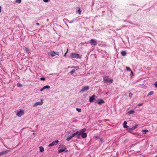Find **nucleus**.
<instances>
[{"label":"nucleus","instance_id":"32","mask_svg":"<svg viewBox=\"0 0 157 157\" xmlns=\"http://www.w3.org/2000/svg\"><path fill=\"white\" fill-rule=\"evenodd\" d=\"M132 96V94L130 92L129 93V96L131 98Z\"/></svg>","mask_w":157,"mask_h":157},{"label":"nucleus","instance_id":"29","mask_svg":"<svg viewBox=\"0 0 157 157\" xmlns=\"http://www.w3.org/2000/svg\"><path fill=\"white\" fill-rule=\"evenodd\" d=\"M75 70H72L70 72V73L72 75L73 74L74 72H75Z\"/></svg>","mask_w":157,"mask_h":157},{"label":"nucleus","instance_id":"14","mask_svg":"<svg viewBox=\"0 0 157 157\" xmlns=\"http://www.w3.org/2000/svg\"><path fill=\"white\" fill-rule=\"evenodd\" d=\"M104 103V101L102 99H100L98 102V103L99 105H101Z\"/></svg>","mask_w":157,"mask_h":157},{"label":"nucleus","instance_id":"13","mask_svg":"<svg viewBox=\"0 0 157 157\" xmlns=\"http://www.w3.org/2000/svg\"><path fill=\"white\" fill-rule=\"evenodd\" d=\"M81 137L82 138H86L87 136V134L86 132H84V133H82V134H81Z\"/></svg>","mask_w":157,"mask_h":157},{"label":"nucleus","instance_id":"1","mask_svg":"<svg viewBox=\"0 0 157 157\" xmlns=\"http://www.w3.org/2000/svg\"><path fill=\"white\" fill-rule=\"evenodd\" d=\"M70 57L71 58H78L81 59V58L82 56H80L78 54H77L75 53H71L70 55Z\"/></svg>","mask_w":157,"mask_h":157},{"label":"nucleus","instance_id":"35","mask_svg":"<svg viewBox=\"0 0 157 157\" xmlns=\"http://www.w3.org/2000/svg\"><path fill=\"white\" fill-rule=\"evenodd\" d=\"M154 85L156 87H157V81L154 83Z\"/></svg>","mask_w":157,"mask_h":157},{"label":"nucleus","instance_id":"3","mask_svg":"<svg viewBox=\"0 0 157 157\" xmlns=\"http://www.w3.org/2000/svg\"><path fill=\"white\" fill-rule=\"evenodd\" d=\"M59 148H62V149L59 150L58 152L59 153L64 151L66 149V147L64 145L62 144L59 145Z\"/></svg>","mask_w":157,"mask_h":157},{"label":"nucleus","instance_id":"4","mask_svg":"<svg viewBox=\"0 0 157 157\" xmlns=\"http://www.w3.org/2000/svg\"><path fill=\"white\" fill-rule=\"evenodd\" d=\"M24 114V111L20 110V111H17L16 113V115L19 117H21Z\"/></svg>","mask_w":157,"mask_h":157},{"label":"nucleus","instance_id":"21","mask_svg":"<svg viewBox=\"0 0 157 157\" xmlns=\"http://www.w3.org/2000/svg\"><path fill=\"white\" fill-rule=\"evenodd\" d=\"M73 137H72V136H71L70 137H69L67 138V141H69Z\"/></svg>","mask_w":157,"mask_h":157},{"label":"nucleus","instance_id":"39","mask_svg":"<svg viewBox=\"0 0 157 157\" xmlns=\"http://www.w3.org/2000/svg\"><path fill=\"white\" fill-rule=\"evenodd\" d=\"M68 52V49H67V52H66V53H65V55H64V56H66V54Z\"/></svg>","mask_w":157,"mask_h":157},{"label":"nucleus","instance_id":"30","mask_svg":"<svg viewBox=\"0 0 157 157\" xmlns=\"http://www.w3.org/2000/svg\"><path fill=\"white\" fill-rule=\"evenodd\" d=\"M21 2V0H16V2L18 3H20Z\"/></svg>","mask_w":157,"mask_h":157},{"label":"nucleus","instance_id":"40","mask_svg":"<svg viewBox=\"0 0 157 157\" xmlns=\"http://www.w3.org/2000/svg\"><path fill=\"white\" fill-rule=\"evenodd\" d=\"M56 55H58V56H59V52H56Z\"/></svg>","mask_w":157,"mask_h":157},{"label":"nucleus","instance_id":"37","mask_svg":"<svg viewBox=\"0 0 157 157\" xmlns=\"http://www.w3.org/2000/svg\"><path fill=\"white\" fill-rule=\"evenodd\" d=\"M49 0H43V1L45 2H48Z\"/></svg>","mask_w":157,"mask_h":157},{"label":"nucleus","instance_id":"43","mask_svg":"<svg viewBox=\"0 0 157 157\" xmlns=\"http://www.w3.org/2000/svg\"><path fill=\"white\" fill-rule=\"evenodd\" d=\"M36 25H40L38 23H36Z\"/></svg>","mask_w":157,"mask_h":157},{"label":"nucleus","instance_id":"27","mask_svg":"<svg viewBox=\"0 0 157 157\" xmlns=\"http://www.w3.org/2000/svg\"><path fill=\"white\" fill-rule=\"evenodd\" d=\"M77 135V138L78 139L80 138V135H81L80 133H78V134Z\"/></svg>","mask_w":157,"mask_h":157},{"label":"nucleus","instance_id":"33","mask_svg":"<svg viewBox=\"0 0 157 157\" xmlns=\"http://www.w3.org/2000/svg\"><path fill=\"white\" fill-rule=\"evenodd\" d=\"M40 79L41 80L44 81V80H45V78H44V77H42V78H40Z\"/></svg>","mask_w":157,"mask_h":157},{"label":"nucleus","instance_id":"16","mask_svg":"<svg viewBox=\"0 0 157 157\" xmlns=\"http://www.w3.org/2000/svg\"><path fill=\"white\" fill-rule=\"evenodd\" d=\"M24 51L26 52H28V54H30V53L29 52V50L28 49V48H25L24 49Z\"/></svg>","mask_w":157,"mask_h":157},{"label":"nucleus","instance_id":"36","mask_svg":"<svg viewBox=\"0 0 157 157\" xmlns=\"http://www.w3.org/2000/svg\"><path fill=\"white\" fill-rule=\"evenodd\" d=\"M44 88L43 87L40 90V91L41 92L42 91L44 90Z\"/></svg>","mask_w":157,"mask_h":157},{"label":"nucleus","instance_id":"15","mask_svg":"<svg viewBox=\"0 0 157 157\" xmlns=\"http://www.w3.org/2000/svg\"><path fill=\"white\" fill-rule=\"evenodd\" d=\"M127 124V122L126 121H124L123 123V127L125 128H127L128 127L127 125H126Z\"/></svg>","mask_w":157,"mask_h":157},{"label":"nucleus","instance_id":"34","mask_svg":"<svg viewBox=\"0 0 157 157\" xmlns=\"http://www.w3.org/2000/svg\"><path fill=\"white\" fill-rule=\"evenodd\" d=\"M17 85V86H19L20 87H22V86L21 84H19V83H18Z\"/></svg>","mask_w":157,"mask_h":157},{"label":"nucleus","instance_id":"18","mask_svg":"<svg viewBox=\"0 0 157 157\" xmlns=\"http://www.w3.org/2000/svg\"><path fill=\"white\" fill-rule=\"evenodd\" d=\"M121 55L123 56H125L126 55V52L125 51H122L121 52Z\"/></svg>","mask_w":157,"mask_h":157},{"label":"nucleus","instance_id":"22","mask_svg":"<svg viewBox=\"0 0 157 157\" xmlns=\"http://www.w3.org/2000/svg\"><path fill=\"white\" fill-rule=\"evenodd\" d=\"M79 133L78 131H77L75 133H74L71 135L72 137H74L75 135Z\"/></svg>","mask_w":157,"mask_h":157},{"label":"nucleus","instance_id":"23","mask_svg":"<svg viewBox=\"0 0 157 157\" xmlns=\"http://www.w3.org/2000/svg\"><path fill=\"white\" fill-rule=\"evenodd\" d=\"M44 88V89H49L50 88V86H46L43 87Z\"/></svg>","mask_w":157,"mask_h":157},{"label":"nucleus","instance_id":"45","mask_svg":"<svg viewBox=\"0 0 157 157\" xmlns=\"http://www.w3.org/2000/svg\"><path fill=\"white\" fill-rule=\"evenodd\" d=\"M33 135H35V133H33Z\"/></svg>","mask_w":157,"mask_h":157},{"label":"nucleus","instance_id":"28","mask_svg":"<svg viewBox=\"0 0 157 157\" xmlns=\"http://www.w3.org/2000/svg\"><path fill=\"white\" fill-rule=\"evenodd\" d=\"M76 110L77 111H78V112H80L81 111V109H79L78 108H76Z\"/></svg>","mask_w":157,"mask_h":157},{"label":"nucleus","instance_id":"44","mask_svg":"<svg viewBox=\"0 0 157 157\" xmlns=\"http://www.w3.org/2000/svg\"><path fill=\"white\" fill-rule=\"evenodd\" d=\"M100 141H101L102 142V139H101H101H100Z\"/></svg>","mask_w":157,"mask_h":157},{"label":"nucleus","instance_id":"10","mask_svg":"<svg viewBox=\"0 0 157 157\" xmlns=\"http://www.w3.org/2000/svg\"><path fill=\"white\" fill-rule=\"evenodd\" d=\"M8 152V150H5L0 152V156H2L7 154Z\"/></svg>","mask_w":157,"mask_h":157},{"label":"nucleus","instance_id":"26","mask_svg":"<svg viewBox=\"0 0 157 157\" xmlns=\"http://www.w3.org/2000/svg\"><path fill=\"white\" fill-rule=\"evenodd\" d=\"M154 94V92L153 91H151L148 94V95H151L153 94Z\"/></svg>","mask_w":157,"mask_h":157},{"label":"nucleus","instance_id":"42","mask_svg":"<svg viewBox=\"0 0 157 157\" xmlns=\"http://www.w3.org/2000/svg\"><path fill=\"white\" fill-rule=\"evenodd\" d=\"M131 74L132 75H133V72H132V71H131Z\"/></svg>","mask_w":157,"mask_h":157},{"label":"nucleus","instance_id":"9","mask_svg":"<svg viewBox=\"0 0 157 157\" xmlns=\"http://www.w3.org/2000/svg\"><path fill=\"white\" fill-rule=\"evenodd\" d=\"M95 95H93L91 97H90L89 98V101L90 102H92L94 100V99Z\"/></svg>","mask_w":157,"mask_h":157},{"label":"nucleus","instance_id":"19","mask_svg":"<svg viewBox=\"0 0 157 157\" xmlns=\"http://www.w3.org/2000/svg\"><path fill=\"white\" fill-rule=\"evenodd\" d=\"M40 151L41 152H43L44 151V148L43 147L41 146L39 147Z\"/></svg>","mask_w":157,"mask_h":157},{"label":"nucleus","instance_id":"41","mask_svg":"<svg viewBox=\"0 0 157 157\" xmlns=\"http://www.w3.org/2000/svg\"><path fill=\"white\" fill-rule=\"evenodd\" d=\"M75 68H76V69L75 70V71L77 69H79V67H75Z\"/></svg>","mask_w":157,"mask_h":157},{"label":"nucleus","instance_id":"25","mask_svg":"<svg viewBox=\"0 0 157 157\" xmlns=\"http://www.w3.org/2000/svg\"><path fill=\"white\" fill-rule=\"evenodd\" d=\"M126 69L127 70V71H131V69H130V68L128 67H126Z\"/></svg>","mask_w":157,"mask_h":157},{"label":"nucleus","instance_id":"11","mask_svg":"<svg viewBox=\"0 0 157 157\" xmlns=\"http://www.w3.org/2000/svg\"><path fill=\"white\" fill-rule=\"evenodd\" d=\"M86 128H83L82 129L80 130L79 132V133H80L81 135L82 134V133H84L86 131Z\"/></svg>","mask_w":157,"mask_h":157},{"label":"nucleus","instance_id":"8","mask_svg":"<svg viewBox=\"0 0 157 157\" xmlns=\"http://www.w3.org/2000/svg\"><path fill=\"white\" fill-rule=\"evenodd\" d=\"M89 86H85L83 87L81 90V91L83 92L85 91V90H87L89 89Z\"/></svg>","mask_w":157,"mask_h":157},{"label":"nucleus","instance_id":"7","mask_svg":"<svg viewBox=\"0 0 157 157\" xmlns=\"http://www.w3.org/2000/svg\"><path fill=\"white\" fill-rule=\"evenodd\" d=\"M90 42L91 45H93L94 46H95L97 44L96 41L94 39H91L90 40Z\"/></svg>","mask_w":157,"mask_h":157},{"label":"nucleus","instance_id":"38","mask_svg":"<svg viewBox=\"0 0 157 157\" xmlns=\"http://www.w3.org/2000/svg\"><path fill=\"white\" fill-rule=\"evenodd\" d=\"M143 105V103H140V104H139L138 105V106H142V105Z\"/></svg>","mask_w":157,"mask_h":157},{"label":"nucleus","instance_id":"17","mask_svg":"<svg viewBox=\"0 0 157 157\" xmlns=\"http://www.w3.org/2000/svg\"><path fill=\"white\" fill-rule=\"evenodd\" d=\"M135 113V112L134 110H130V111H129L128 112V113L129 114H133L134 113Z\"/></svg>","mask_w":157,"mask_h":157},{"label":"nucleus","instance_id":"24","mask_svg":"<svg viewBox=\"0 0 157 157\" xmlns=\"http://www.w3.org/2000/svg\"><path fill=\"white\" fill-rule=\"evenodd\" d=\"M137 125H136L135 126H134V127H132V128H130V129H132V130H134L135 128H137Z\"/></svg>","mask_w":157,"mask_h":157},{"label":"nucleus","instance_id":"5","mask_svg":"<svg viewBox=\"0 0 157 157\" xmlns=\"http://www.w3.org/2000/svg\"><path fill=\"white\" fill-rule=\"evenodd\" d=\"M41 101H38L36 102L33 105V107H35L38 105H41L43 104V99H40Z\"/></svg>","mask_w":157,"mask_h":157},{"label":"nucleus","instance_id":"12","mask_svg":"<svg viewBox=\"0 0 157 157\" xmlns=\"http://www.w3.org/2000/svg\"><path fill=\"white\" fill-rule=\"evenodd\" d=\"M50 54L53 57L56 56V53L54 51H52L50 52Z\"/></svg>","mask_w":157,"mask_h":157},{"label":"nucleus","instance_id":"6","mask_svg":"<svg viewBox=\"0 0 157 157\" xmlns=\"http://www.w3.org/2000/svg\"><path fill=\"white\" fill-rule=\"evenodd\" d=\"M59 141L58 140H56L52 142L51 144H49L48 147H51L53 146L56 145L58 143Z\"/></svg>","mask_w":157,"mask_h":157},{"label":"nucleus","instance_id":"20","mask_svg":"<svg viewBox=\"0 0 157 157\" xmlns=\"http://www.w3.org/2000/svg\"><path fill=\"white\" fill-rule=\"evenodd\" d=\"M148 132V131L147 129L143 130H142V132L144 134H146V132Z\"/></svg>","mask_w":157,"mask_h":157},{"label":"nucleus","instance_id":"31","mask_svg":"<svg viewBox=\"0 0 157 157\" xmlns=\"http://www.w3.org/2000/svg\"><path fill=\"white\" fill-rule=\"evenodd\" d=\"M78 8H79V9L78 10V13H79V14H80L81 11L80 10V8L79 7H78Z\"/></svg>","mask_w":157,"mask_h":157},{"label":"nucleus","instance_id":"2","mask_svg":"<svg viewBox=\"0 0 157 157\" xmlns=\"http://www.w3.org/2000/svg\"><path fill=\"white\" fill-rule=\"evenodd\" d=\"M103 79L104 82L105 83H112L113 82V80L111 79H110L108 77H104Z\"/></svg>","mask_w":157,"mask_h":157}]
</instances>
